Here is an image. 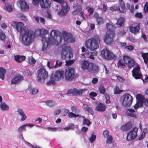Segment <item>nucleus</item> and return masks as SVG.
<instances>
[{
	"label": "nucleus",
	"instance_id": "47",
	"mask_svg": "<svg viewBox=\"0 0 148 148\" xmlns=\"http://www.w3.org/2000/svg\"><path fill=\"white\" fill-rule=\"evenodd\" d=\"M98 25H101L104 23V20L101 17H100L96 19Z\"/></svg>",
	"mask_w": 148,
	"mask_h": 148
},
{
	"label": "nucleus",
	"instance_id": "59",
	"mask_svg": "<svg viewBox=\"0 0 148 148\" xmlns=\"http://www.w3.org/2000/svg\"><path fill=\"white\" fill-rule=\"evenodd\" d=\"M32 94L33 95H35L38 92V90L35 88H33L32 89H31L29 90Z\"/></svg>",
	"mask_w": 148,
	"mask_h": 148
},
{
	"label": "nucleus",
	"instance_id": "29",
	"mask_svg": "<svg viewBox=\"0 0 148 148\" xmlns=\"http://www.w3.org/2000/svg\"><path fill=\"white\" fill-rule=\"evenodd\" d=\"M136 99L137 100V101L140 103L143 104L144 99V97L141 94H138L136 96Z\"/></svg>",
	"mask_w": 148,
	"mask_h": 148
},
{
	"label": "nucleus",
	"instance_id": "39",
	"mask_svg": "<svg viewBox=\"0 0 148 148\" xmlns=\"http://www.w3.org/2000/svg\"><path fill=\"white\" fill-rule=\"evenodd\" d=\"M107 29L109 31L108 32H110L111 31H114L115 27L109 23H107L106 24Z\"/></svg>",
	"mask_w": 148,
	"mask_h": 148
},
{
	"label": "nucleus",
	"instance_id": "31",
	"mask_svg": "<svg viewBox=\"0 0 148 148\" xmlns=\"http://www.w3.org/2000/svg\"><path fill=\"white\" fill-rule=\"evenodd\" d=\"M127 110L129 112H126L127 114V115L128 116L133 117H136V115L134 113L135 112L134 110L132 109H127Z\"/></svg>",
	"mask_w": 148,
	"mask_h": 148
},
{
	"label": "nucleus",
	"instance_id": "40",
	"mask_svg": "<svg viewBox=\"0 0 148 148\" xmlns=\"http://www.w3.org/2000/svg\"><path fill=\"white\" fill-rule=\"evenodd\" d=\"M117 66L118 68L120 67H125L126 66V64L124 62H123V60L121 59H120L118 62Z\"/></svg>",
	"mask_w": 148,
	"mask_h": 148
},
{
	"label": "nucleus",
	"instance_id": "27",
	"mask_svg": "<svg viewBox=\"0 0 148 148\" xmlns=\"http://www.w3.org/2000/svg\"><path fill=\"white\" fill-rule=\"evenodd\" d=\"M26 57L24 56H20L18 55L14 56V60L17 62L21 63L22 62L24 61Z\"/></svg>",
	"mask_w": 148,
	"mask_h": 148
},
{
	"label": "nucleus",
	"instance_id": "32",
	"mask_svg": "<svg viewBox=\"0 0 148 148\" xmlns=\"http://www.w3.org/2000/svg\"><path fill=\"white\" fill-rule=\"evenodd\" d=\"M4 9L10 12L12 11L13 10L12 6L9 3H6L5 4Z\"/></svg>",
	"mask_w": 148,
	"mask_h": 148
},
{
	"label": "nucleus",
	"instance_id": "54",
	"mask_svg": "<svg viewBox=\"0 0 148 148\" xmlns=\"http://www.w3.org/2000/svg\"><path fill=\"white\" fill-rule=\"evenodd\" d=\"M96 138V136L92 134L91 137L89 138V141L91 143H92L95 140Z\"/></svg>",
	"mask_w": 148,
	"mask_h": 148
},
{
	"label": "nucleus",
	"instance_id": "42",
	"mask_svg": "<svg viewBox=\"0 0 148 148\" xmlns=\"http://www.w3.org/2000/svg\"><path fill=\"white\" fill-rule=\"evenodd\" d=\"M82 117L84 118L83 124L84 125H86L87 126H89L91 123V122L87 119L85 118L84 116H83Z\"/></svg>",
	"mask_w": 148,
	"mask_h": 148
},
{
	"label": "nucleus",
	"instance_id": "51",
	"mask_svg": "<svg viewBox=\"0 0 148 148\" xmlns=\"http://www.w3.org/2000/svg\"><path fill=\"white\" fill-rule=\"evenodd\" d=\"M122 92V91L120 90L118 86H116L114 89V94H119Z\"/></svg>",
	"mask_w": 148,
	"mask_h": 148
},
{
	"label": "nucleus",
	"instance_id": "63",
	"mask_svg": "<svg viewBox=\"0 0 148 148\" xmlns=\"http://www.w3.org/2000/svg\"><path fill=\"white\" fill-rule=\"evenodd\" d=\"M28 125L27 124H24L22 126L19 127L18 129V131L19 132H22L23 130V129L25 126H27Z\"/></svg>",
	"mask_w": 148,
	"mask_h": 148
},
{
	"label": "nucleus",
	"instance_id": "26",
	"mask_svg": "<svg viewBox=\"0 0 148 148\" xmlns=\"http://www.w3.org/2000/svg\"><path fill=\"white\" fill-rule=\"evenodd\" d=\"M79 9L77 10L78 12H79L80 16L82 18L81 20L82 21H84L86 20V17L85 14L84 13L83 11H82V6L80 5H77Z\"/></svg>",
	"mask_w": 148,
	"mask_h": 148
},
{
	"label": "nucleus",
	"instance_id": "45",
	"mask_svg": "<svg viewBox=\"0 0 148 148\" xmlns=\"http://www.w3.org/2000/svg\"><path fill=\"white\" fill-rule=\"evenodd\" d=\"M48 31L46 29H41L40 31V34L42 35V38L43 37H45L46 38V36H45V35L48 34Z\"/></svg>",
	"mask_w": 148,
	"mask_h": 148
},
{
	"label": "nucleus",
	"instance_id": "61",
	"mask_svg": "<svg viewBox=\"0 0 148 148\" xmlns=\"http://www.w3.org/2000/svg\"><path fill=\"white\" fill-rule=\"evenodd\" d=\"M6 36L5 34L3 33L2 32L1 34L0 35V39L1 40H4L6 38Z\"/></svg>",
	"mask_w": 148,
	"mask_h": 148
},
{
	"label": "nucleus",
	"instance_id": "11",
	"mask_svg": "<svg viewBox=\"0 0 148 148\" xmlns=\"http://www.w3.org/2000/svg\"><path fill=\"white\" fill-rule=\"evenodd\" d=\"M101 53V55L106 60H111L116 58L115 55L112 52L107 49L102 50Z\"/></svg>",
	"mask_w": 148,
	"mask_h": 148
},
{
	"label": "nucleus",
	"instance_id": "33",
	"mask_svg": "<svg viewBox=\"0 0 148 148\" xmlns=\"http://www.w3.org/2000/svg\"><path fill=\"white\" fill-rule=\"evenodd\" d=\"M46 105L50 107H53L56 104V102L51 100H48L44 101Z\"/></svg>",
	"mask_w": 148,
	"mask_h": 148
},
{
	"label": "nucleus",
	"instance_id": "15",
	"mask_svg": "<svg viewBox=\"0 0 148 148\" xmlns=\"http://www.w3.org/2000/svg\"><path fill=\"white\" fill-rule=\"evenodd\" d=\"M60 5L62 7V9L59 12L58 14L60 16L64 15L67 13V11L69 10V6L64 0Z\"/></svg>",
	"mask_w": 148,
	"mask_h": 148
},
{
	"label": "nucleus",
	"instance_id": "62",
	"mask_svg": "<svg viewBox=\"0 0 148 148\" xmlns=\"http://www.w3.org/2000/svg\"><path fill=\"white\" fill-rule=\"evenodd\" d=\"M103 134L105 138H107L109 136V132L107 130H104L103 132Z\"/></svg>",
	"mask_w": 148,
	"mask_h": 148
},
{
	"label": "nucleus",
	"instance_id": "23",
	"mask_svg": "<svg viewBox=\"0 0 148 148\" xmlns=\"http://www.w3.org/2000/svg\"><path fill=\"white\" fill-rule=\"evenodd\" d=\"M91 63L86 60H82L81 63V68L83 70L87 69L88 71Z\"/></svg>",
	"mask_w": 148,
	"mask_h": 148
},
{
	"label": "nucleus",
	"instance_id": "38",
	"mask_svg": "<svg viewBox=\"0 0 148 148\" xmlns=\"http://www.w3.org/2000/svg\"><path fill=\"white\" fill-rule=\"evenodd\" d=\"M140 66L137 64L136 66L132 71V74L140 73Z\"/></svg>",
	"mask_w": 148,
	"mask_h": 148
},
{
	"label": "nucleus",
	"instance_id": "56",
	"mask_svg": "<svg viewBox=\"0 0 148 148\" xmlns=\"http://www.w3.org/2000/svg\"><path fill=\"white\" fill-rule=\"evenodd\" d=\"M144 10L145 13L148 12V3L147 2L144 5Z\"/></svg>",
	"mask_w": 148,
	"mask_h": 148
},
{
	"label": "nucleus",
	"instance_id": "28",
	"mask_svg": "<svg viewBox=\"0 0 148 148\" xmlns=\"http://www.w3.org/2000/svg\"><path fill=\"white\" fill-rule=\"evenodd\" d=\"M82 108L85 111H87L90 114H92L93 112L91 107H89L86 103H84L83 105Z\"/></svg>",
	"mask_w": 148,
	"mask_h": 148
},
{
	"label": "nucleus",
	"instance_id": "37",
	"mask_svg": "<svg viewBox=\"0 0 148 148\" xmlns=\"http://www.w3.org/2000/svg\"><path fill=\"white\" fill-rule=\"evenodd\" d=\"M117 23L120 26H122L124 23V18L121 17L117 20Z\"/></svg>",
	"mask_w": 148,
	"mask_h": 148
},
{
	"label": "nucleus",
	"instance_id": "55",
	"mask_svg": "<svg viewBox=\"0 0 148 148\" xmlns=\"http://www.w3.org/2000/svg\"><path fill=\"white\" fill-rule=\"evenodd\" d=\"M143 106L142 104L140 103L137 101L136 103L134 105V108L135 110L137 109L138 108L141 107Z\"/></svg>",
	"mask_w": 148,
	"mask_h": 148
},
{
	"label": "nucleus",
	"instance_id": "53",
	"mask_svg": "<svg viewBox=\"0 0 148 148\" xmlns=\"http://www.w3.org/2000/svg\"><path fill=\"white\" fill-rule=\"evenodd\" d=\"M69 110L68 109H62V113L64 116H65L67 114H68Z\"/></svg>",
	"mask_w": 148,
	"mask_h": 148
},
{
	"label": "nucleus",
	"instance_id": "52",
	"mask_svg": "<svg viewBox=\"0 0 148 148\" xmlns=\"http://www.w3.org/2000/svg\"><path fill=\"white\" fill-rule=\"evenodd\" d=\"M89 95L90 97L94 100H95V98H94V97L97 96V94L93 92H90L89 94Z\"/></svg>",
	"mask_w": 148,
	"mask_h": 148
},
{
	"label": "nucleus",
	"instance_id": "50",
	"mask_svg": "<svg viewBox=\"0 0 148 148\" xmlns=\"http://www.w3.org/2000/svg\"><path fill=\"white\" fill-rule=\"evenodd\" d=\"M19 18L22 20L27 21V19L26 17L23 14L21 13H19L18 14Z\"/></svg>",
	"mask_w": 148,
	"mask_h": 148
},
{
	"label": "nucleus",
	"instance_id": "17",
	"mask_svg": "<svg viewBox=\"0 0 148 148\" xmlns=\"http://www.w3.org/2000/svg\"><path fill=\"white\" fill-rule=\"evenodd\" d=\"M41 40L43 44L42 48V51L45 52L47 51V48L49 45L54 44L51 40L50 41V39H49L48 40L47 39V38L45 37H43Z\"/></svg>",
	"mask_w": 148,
	"mask_h": 148
},
{
	"label": "nucleus",
	"instance_id": "2",
	"mask_svg": "<svg viewBox=\"0 0 148 148\" xmlns=\"http://www.w3.org/2000/svg\"><path fill=\"white\" fill-rule=\"evenodd\" d=\"M64 72L62 69H59L52 75L50 80L47 83V85L54 84H55V80L60 81L64 78Z\"/></svg>",
	"mask_w": 148,
	"mask_h": 148
},
{
	"label": "nucleus",
	"instance_id": "1",
	"mask_svg": "<svg viewBox=\"0 0 148 148\" xmlns=\"http://www.w3.org/2000/svg\"><path fill=\"white\" fill-rule=\"evenodd\" d=\"M101 38L99 35H95L94 37L87 40L85 46L87 49L91 51H95L99 47Z\"/></svg>",
	"mask_w": 148,
	"mask_h": 148
},
{
	"label": "nucleus",
	"instance_id": "16",
	"mask_svg": "<svg viewBox=\"0 0 148 148\" xmlns=\"http://www.w3.org/2000/svg\"><path fill=\"white\" fill-rule=\"evenodd\" d=\"M123 59L128 68H131L134 66L135 61L130 57L127 56H123Z\"/></svg>",
	"mask_w": 148,
	"mask_h": 148
},
{
	"label": "nucleus",
	"instance_id": "34",
	"mask_svg": "<svg viewBox=\"0 0 148 148\" xmlns=\"http://www.w3.org/2000/svg\"><path fill=\"white\" fill-rule=\"evenodd\" d=\"M141 56L144 59V62L145 64H147L148 61V53H143Z\"/></svg>",
	"mask_w": 148,
	"mask_h": 148
},
{
	"label": "nucleus",
	"instance_id": "36",
	"mask_svg": "<svg viewBox=\"0 0 148 148\" xmlns=\"http://www.w3.org/2000/svg\"><path fill=\"white\" fill-rule=\"evenodd\" d=\"M0 106L1 109L3 111H6L8 110L9 106L5 103H2L0 104Z\"/></svg>",
	"mask_w": 148,
	"mask_h": 148
},
{
	"label": "nucleus",
	"instance_id": "41",
	"mask_svg": "<svg viewBox=\"0 0 148 148\" xmlns=\"http://www.w3.org/2000/svg\"><path fill=\"white\" fill-rule=\"evenodd\" d=\"M99 92L102 94H104L106 91L104 86L102 84L100 85L99 86Z\"/></svg>",
	"mask_w": 148,
	"mask_h": 148
},
{
	"label": "nucleus",
	"instance_id": "49",
	"mask_svg": "<svg viewBox=\"0 0 148 148\" xmlns=\"http://www.w3.org/2000/svg\"><path fill=\"white\" fill-rule=\"evenodd\" d=\"M86 9L87 10L88 12L89 13V15L90 16L94 12V9L93 8L87 7Z\"/></svg>",
	"mask_w": 148,
	"mask_h": 148
},
{
	"label": "nucleus",
	"instance_id": "4",
	"mask_svg": "<svg viewBox=\"0 0 148 148\" xmlns=\"http://www.w3.org/2000/svg\"><path fill=\"white\" fill-rule=\"evenodd\" d=\"M33 35L32 32L28 29L22 35L23 42L25 45H28L33 41Z\"/></svg>",
	"mask_w": 148,
	"mask_h": 148
},
{
	"label": "nucleus",
	"instance_id": "57",
	"mask_svg": "<svg viewBox=\"0 0 148 148\" xmlns=\"http://www.w3.org/2000/svg\"><path fill=\"white\" fill-rule=\"evenodd\" d=\"M106 141V143L108 144H111L112 142V138L110 135L108 137Z\"/></svg>",
	"mask_w": 148,
	"mask_h": 148
},
{
	"label": "nucleus",
	"instance_id": "9",
	"mask_svg": "<svg viewBox=\"0 0 148 148\" xmlns=\"http://www.w3.org/2000/svg\"><path fill=\"white\" fill-rule=\"evenodd\" d=\"M11 25L13 28H15L16 30L20 33L21 35L23 34L24 32L27 30V29L23 27L24 24L21 22L13 21Z\"/></svg>",
	"mask_w": 148,
	"mask_h": 148
},
{
	"label": "nucleus",
	"instance_id": "6",
	"mask_svg": "<svg viewBox=\"0 0 148 148\" xmlns=\"http://www.w3.org/2000/svg\"><path fill=\"white\" fill-rule=\"evenodd\" d=\"M37 72L38 81L41 82H43L48 75L46 69L44 67H41L38 70Z\"/></svg>",
	"mask_w": 148,
	"mask_h": 148
},
{
	"label": "nucleus",
	"instance_id": "14",
	"mask_svg": "<svg viewBox=\"0 0 148 148\" xmlns=\"http://www.w3.org/2000/svg\"><path fill=\"white\" fill-rule=\"evenodd\" d=\"M62 34L64 41L71 43H74L75 42V40L71 34L64 31L62 32Z\"/></svg>",
	"mask_w": 148,
	"mask_h": 148
},
{
	"label": "nucleus",
	"instance_id": "12",
	"mask_svg": "<svg viewBox=\"0 0 148 148\" xmlns=\"http://www.w3.org/2000/svg\"><path fill=\"white\" fill-rule=\"evenodd\" d=\"M56 34V31L54 30H52L50 33L51 37L48 38L47 40H49V39H50V41L51 40L54 44L58 45L59 44V41L57 40L58 38H59L60 40H61V39L60 36H57Z\"/></svg>",
	"mask_w": 148,
	"mask_h": 148
},
{
	"label": "nucleus",
	"instance_id": "7",
	"mask_svg": "<svg viewBox=\"0 0 148 148\" xmlns=\"http://www.w3.org/2000/svg\"><path fill=\"white\" fill-rule=\"evenodd\" d=\"M115 36L114 31H111L106 33L103 38L104 42L107 45L112 44L114 42L113 39Z\"/></svg>",
	"mask_w": 148,
	"mask_h": 148
},
{
	"label": "nucleus",
	"instance_id": "60",
	"mask_svg": "<svg viewBox=\"0 0 148 148\" xmlns=\"http://www.w3.org/2000/svg\"><path fill=\"white\" fill-rule=\"evenodd\" d=\"M74 61L75 60H69L66 61V65L68 66H70L74 62Z\"/></svg>",
	"mask_w": 148,
	"mask_h": 148
},
{
	"label": "nucleus",
	"instance_id": "64",
	"mask_svg": "<svg viewBox=\"0 0 148 148\" xmlns=\"http://www.w3.org/2000/svg\"><path fill=\"white\" fill-rule=\"evenodd\" d=\"M135 16L139 18H143V15L141 13L137 12L136 13Z\"/></svg>",
	"mask_w": 148,
	"mask_h": 148
},
{
	"label": "nucleus",
	"instance_id": "43",
	"mask_svg": "<svg viewBox=\"0 0 148 148\" xmlns=\"http://www.w3.org/2000/svg\"><path fill=\"white\" fill-rule=\"evenodd\" d=\"M132 75L136 79H141L143 77V75L141 74V72L133 74Z\"/></svg>",
	"mask_w": 148,
	"mask_h": 148
},
{
	"label": "nucleus",
	"instance_id": "24",
	"mask_svg": "<svg viewBox=\"0 0 148 148\" xmlns=\"http://www.w3.org/2000/svg\"><path fill=\"white\" fill-rule=\"evenodd\" d=\"M132 127V124L131 122H127L124 125L122 126L120 129L123 132H126L130 129Z\"/></svg>",
	"mask_w": 148,
	"mask_h": 148
},
{
	"label": "nucleus",
	"instance_id": "8",
	"mask_svg": "<svg viewBox=\"0 0 148 148\" xmlns=\"http://www.w3.org/2000/svg\"><path fill=\"white\" fill-rule=\"evenodd\" d=\"M119 6L115 7L112 6L110 8L111 11H116L120 13H125L126 10L125 4L122 0H119Z\"/></svg>",
	"mask_w": 148,
	"mask_h": 148
},
{
	"label": "nucleus",
	"instance_id": "13",
	"mask_svg": "<svg viewBox=\"0 0 148 148\" xmlns=\"http://www.w3.org/2000/svg\"><path fill=\"white\" fill-rule=\"evenodd\" d=\"M138 128L134 127L130 132H129L126 137V139L128 141H131L134 140L137 136Z\"/></svg>",
	"mask_w": 148,
	"mask_h": 148
},
{
	"label": "nucleus",
	"instance_id": "25",
	"mask_svg": "<svg viewBox=\"0 0 148 148\" xmlns=\"http://www.w3.org/2000/svg\"><path fill=\"white\" fill-rule=\"evenodd\" d=\"M106 106L105 104L102 103H99L96 107L95 110L98 111L104 112L105 111Z\"/></svg>",
	"mask_w": 148,
	"mask_h": 148
},
{
	"label": "nucleus",
	"instance_id": "21",
	"mask_svg": "<svg viewBox=\"0 0 148 148\" xmlns=\"http://www.w3.org/2000/svg\"><path fill=\"white\" fill-rule=\"evenodd\" d=\"M89 69L88 71L92 73H96L99 70V67L94 63H91Z\"/></svg>",
	"mask_w": 148,
	"mask_h": 148
},
{
	"label": "nucleus",
	"instance_id": "20",
	"mask_svg": "<svg viewBox=\"0 0 148 148\" xmlns=\"http://www.w3.org/2000/svg\"><path fill=\"white\" fill-rule=\"evenodd\" d=\"M23 77L22 75L19 74L16 75L11 80V84H16L19 83L23 80Z\"/></svg>",
	"mask_w": 148,
	"mask_h": 148
},
{
	"label": "nucleus",
	"instance_id": "48",
	"mask_svg": "<svg viewBox=\"0 0 148 148\" xmlns=\"http://www.w3.org/2000/svg\"><path fill=\"white\" fill-rule=\"evenodd\" d=\"M71 109L72 112H75V113L79 112V111L78 108L75 106H72Z\"/></svg>",
	"mask_w": 148,
	"mask_h": 148
},
{
	"label": "nucleus",
	"instance_id": "35",
	"mask_svg": "<svg viewBox=\"0 0 148 148\" xmlns=\"http://www.w3.org/2000/svg\"><path fill=\"white\" fill-rule=\"evenodd\" d=\"M5 72V69L1 67L0 68V78L2 80L4 78V75Z\"/></svg>",
	"mask_w": 148,
	"mask_h": 148
},
{
	"label": "nucleus",
	"instance_id": "30",
	"mask_svg": "<svg viewBox=\"0 0 148 148\" xmlns=\"http://www.w3.org/2000/svg\"><path fill=\"white\" fill-rule=\"evenodd\" d=\"M140 29V27L138 25H137L136 27L131 26L129 27L130 32L134 34H136V33L139 32Z\"/></svg>",
	"mask_w": 148,
	"mask_h": 148
},
{
	"label": "nucleus",
	"instance_id": "22",
	"mask_svg": "<svg viewBox=\"0 0 148 148\" xmlns=\"http://www.w3.org/2000/svg\"><path fill=\"white\" fill-rule=\"evenodd\" d=\"M40 5L43 8H47L50 7L51 2L49 0H41L40 1Z\"/></svg>",
	"mask_w": 148,
	"mask_h": 148
},
{
	"label": "nucleus",
	"instance_id": "3",
	"mask_svg": "<svg viewBox=\"0 0 148 148\" xmlns=\"http://www.w3.org/2000/svg\"><path fill=\"white\" fill-rule=\"evenodd\" d=\"M62 50L61 52V57L62 59H65L66 58L70 59L72 58L73 53L70 51L71 48L67 46L65 44L61 46Z\"/></svg>",
	"mask_w": 148,
	"mask_h": 148
},
{
	"label": "nucleus",
	"instance_id": "46",
	"mask_svg": "<svg viewBox=\"0 0 148 148\" xmlns=\"http://www.w3.org/2000/svg\"><path fill=\"white\" fill-rule=\"evenodd\" d=\"M88 53H86V58H90V59H93L94 57L93 55L94 52H88Z\"/></svg>",
	"mask_w": 148,
	"mask_h": 148
},
{
	"label": "nucleus",
	"instance_id": "58",
	"mask_svg": "<svg viewBox=\"0 0 148 148\" xmlns=\"http://www.w3.org/2000/svg\"><path fill=\"white\" fill-rule=\"evenodd\" d=\"M36 61L32 57L31 58H30L29 60V64L33 65L36 63Z\"/></svg>",
	"mask_w": 148,
	"mask_h": 148
},
{
	"label": "nucleus",
	"instance_id": "19",
	"mask_svg": "<svg viewBox=\"0 0 148 148\" xmlns=\"http://www.w3.org/2000/svg\"><path fill=\"white\" fill-rule=\"evenodd\" d=\"M83 90H78L76 88L70 89L67 90L66 95L73 94V95H81L83 93Z\"/></svg>",
	"mask_w": 148,
	"mask_h": 148
},
{
	"label": "nucleus",
	"instance_id": "18",
	"mask_svg": "<svg viewBox=\"0 0 148 148\" xmlns=\"http://www.w3.org/2000/svg\"><path fill=\"white\" fill-rule=\"evenodd\" d=\"M17 4L19 6L21 10L28 11L29 9V5L24 0H18Z\"/></svg>",
	"mask_w": 148,
	"mask_h": 148
},
{
	"label": "nucleus",
	"instance_id": "44",
	"mask_svg": "<svg viewBox=\"0 0 148 148\" xmlns=\"http://www.w3.org/2000/svg\"><path fill=\"white\" fill-rule=\"evenodd\" d=\"M68 116L70 118H76L77 117H80V115L75 114L72 112H69L68 113Z\"/></svg>",
	"mask_w": 148,
	"mask_h": 148
},
{
	"label": "nucleus",
	"instance_id": "5",
	"mask_svg": "<svg viewBox=\"0 0 148 148\" xmlns=\"http://www.w3.org/2000/svg\"><path fill=\"white\" fill-rule=\"evenodd\" d=\"M75 70L74 68L69 67L66 70L65 73V78L68 81H71L75 79L78 77V74H75Z\"/></svg>",
	"mask_w": 148,
	"mask_h": 148
},
{
	"label": "nucleus",
	"instance_id": "10",
	"mask_svg": "<svg viewBox=\"0 0 148 148\" xmlns=\"http://www.w3.org/2000/svg\"><path fill=\"white\" fill-rule=\"evenodd\" d=\"M133 100V98L130 94H125L123 96L122 105L124 107H129L132 104Z\"/></svg>",
	"mask_w": 148,
	"mask_h": 148
}]
</instances>
